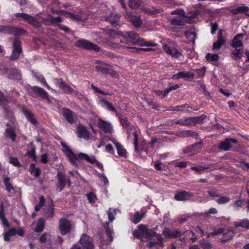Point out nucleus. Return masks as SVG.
<instances>
[{
	"label": "nucleus",
	"mask_w": 249,
	"mask_h": 249,
	"mask_svg": "<svg viewBox=\"0 0 249 249\" xmlns=\"http://www.w3.org/2000/svg\"><path fill=\"white\" fill-rule=\"evenodd\" d=\"M99 104L102 107L108 110L116 112L115 108L113 107L112 104L109 102L102 99L100 101Z\"/></svg>",
	"instance_id": "nucleus-28"
},
{
	"label": "nucleus",
	"mask_w": 249,
	"mask_h": 249,
	"mask_svg": "<svg viewBox=\"0 0 249 249\" xmlns=\"http://www.w3.org/2000/svg\"><path fill=\"white\" fill-rule=\"evenodd\" d=\"M172 238H177L181 237L184 233L178 230H173Z\"/></svg>",
	"instance_id": "nucleus-60"
},
{
	"label": "nucleus",
	"mask_w": 249,
	"mask_h": 249,
	"mask_svg": "<svg viewBox=\"0 0 249 249\" xmlns=\"http://www.w3.org/2000/svg\"><path fill=\"white\" fill-rule=\"evenodd\" d=\"M62 149L66 156H75L70 148L64 142H61Z\"/></svg>",
	"instance_id": "nucleus-37"
},
{
	"label": "nucleus",
	"mask_w": 249,
	"mask_h": 249,
	"mask_svg": "<svg viewBox=\"0 0 249 249\" xmlns=\"http://www.w3.org/2000/svg\"><path fill=\"white\" fill-rule=\"evenodd\" d=\"M10 179L8 177H6L4 179V183L6 187V190L9 192L11 190H13V187L11 186V184L10 183Z\"/></svg>",
	"instance_id": "nucleus-56"
},
{
	"label": "nucleus",
	"mask_w": 249,
	"mask_h": 249,
	"mask_svg": "<svg viewBox=\"0 0 249 249\" xmlns=\"http://www.w3.org/2000/svg\"><path fill=\"white\" fill-rule=\"evenodd\" d=\"M201 148V142H197L190 145H188L182 149L183 154H190L195 156L198 154Z\"/></svg>",
	"instance_id": "nucleus-8"
},
{
	"label": "nucleus",
	"mask_w": 249,
	"mask_h": 249,
	"mask_svg": "<svg viewBox=\"0 0 249 249\" xmlns=\"http://www.w3.org/2000/svg\"><path fill=\"white\" fill-rule=\"evenodd\" d=\"M0 32L12 34L18 36L23 35L25 33V31L21 28L0 25Z\"/></svg>",
	"instance_id": "nucleus-11"
},
{
	"label": "nucleus",
	"mask_w": 249,
	"mask_h": 249,
	"mask_svg": "<svg viewBox=\"0 0 249 249\" xmlns=\"http://www.w3.org/2000/svg\"><path fill=\"white\" fill-rule=\"evenodd\" d=\"M162 45L163 51L172 57L178 58L181 55L178 46L174 42L168 41L162 43Z\"/></svg>",
	"instance_id": "nucleus-3"
},
{
	"label": "nucleus",
	"mask_w": 249,
	"mask_h": 249,
	"mask_svg": "<svg viewBox=\"0 0 249 249\" xmlns=\"http://www.w3.org/2000/svg\"><path fill=\"white\" fill-rule=\"evenodd\" d=\"M120 17V15H117L112 13L109 17L106 18V20L109 22L113 25L116 26L118 25L117 22L119 20Z\"/></svg>",
	"instance_id": "nucleus-27"
},
{
	"label": "nucleus",
	"mask_w": 249,
	"mask_h": 249,
	"mask_svg": "<svg viewBox=\"0 0 249 249\" xmlns=\"http://www.w3.org/2000/svg\"><path fill=\"white\" fill-rule=\"evenodd\" d=\"M105 66H107V65L97 66L95 67V69L97 71H100L104 74H107L109 66H108L107 67H106Z\"/></svg>",
	"instance_id": "nucleus-51"
},
{
	"label": "nucleus",
	"mask_w": 249,
	"mask_h": 249,
	"mask_svg": "<svg viewBox=\"0 0 249 249\" xmlns=\"http://www.w3.org/2000/svg\"><path fill=\"white\" fill-rule=\"evenodd\" d=\"M32 89L41 98H42L43 99H48L49 98V96H48L47 92L45 90H44L42 88L39 87L35 86V87H33L32 88Z\"/></svg>",
	"instance_id": "nucleus-26"
},
{
	"label": "nucleus",
	"mask_w": 249,
	"mask_h": 249,
	"mask_svg": "<svg viewBox=\"0 0 249 249\" xmlns=\"http://www.w3.org/2000/svg\"><path fill=\"white\" fill-rule=\"evenodd\" d=\"M45 221L43 218H40L38 221L36 227L35 229V231L41 232L44 228Z\"/></svg>",
	"instance_id": "nucleus-42"
},
{
	"label": "nucleus",
	"mask_w": 249,
	"mask_h": 249,
	"mask_svg": "<svg viewBox=\"0 0 249 249\" xmlns=\"http://www.w3.org/2000/svg\"><path fill=\"white\" fill-rule=\"evenodd\" d=\"M0 219L2 221V222L4 226H8V221L4 214V203L3 202L0 204Z\"/></svg>",
	"instance_id": "nucleus-40"
},
{
	"label": "nucleus",
	"mask_w": 249,
	"mask_h": 249,
	"mask_svg": "<svg viewBox=\"0 0 249 249\" xmlns=\"http://www.w3.org/2000/svg\"><path fill=\"white\" fill-rule=\"evenodd\" d=\"M30 171L31 174H33L36 177H38L40 175V170L36 168L34 163L31 164L30 166Z\"/></svg>",
	"instance_id": "nucleus-45"
},
{
	"label": "nucleus",
	"mask_w": 249,
	"mask_h": 249,
	"mask_svg": "<svg viewBox=\"0 0 249 249\" xmlns=\"http://www.w3.org/2000/svg\"><path fill=\"white\" fill-rule=\"evenodd\" d=\"M243 56V52L240 49H235L231 52V57L235 60L239 59Z\"/></svg>",
	"instance_id": "nucleus-43"
},
{
	"label": "nucleus",
	"mask_w": 249,
	"mask_h": 249,
	"mask_svg": "<svg viewBox=\"0 0 249 249\" xmlns=\"http://www.w3.org/2000/svg\"><path fill=\"white\" fill-rule=\"evenodd\" d=\"M54 80L55 81V85L63 91L67 84L61 79L55 78Z\"/></svg>",
	"instance_id": "nucleus-47"
},
{
	"label": "nucleus",
	"mask_w": 249,
	"mask_h": 249,
	"mask_svg": "<svg viewBox=\"0 0 249 249\" xmlns=\"http://www.w3.org/2000/svg\"><path fill=\"white\" fill-rule=\"evenodd\" d=\"M62 114L65 119L70 123H74L76 120L75 114L68 108H63L62 109Z\"/></svg>",
	"instance_id": "nucleus-17"
},
{
	"label": "nucleus",
	"mask_w": 249,
	"mask_h": 249,
	"mask_svg": "<svg viewBox=\"0 0 249 249\" xmlns=\"http://www.w3.org/2000/svg\"><path fill=\"white\" fill-rule=\"evenodd\" d=\"M35 77H36V80H37L39 82H40L43 86H46L48 89L51 90L53 92H56L55 90H54V89L51 88L48 85V84L46 82V80H45V78L44 77V76L43 75H41L40 74H36L35 75Z\"/></svg>",
	"instance_id": "nucleus-34"
},
{
	"label": "nucleus",
	"mask_w": 249,
	"mask_h": 249,
	"mask_svg": "<svg viewBox=\"0 0 249 249\" xmlns=\"http://www.w3.org/2000/svg\"><path fill=\"white\" fill-rule=\"evenodd\" d=\"M6 72L9 75V78L16 80H20L21 78V75L17 70L13 69H8L7 70Z\"/></svg>",
	"instance_id": "nucleus-22"
},
{
	"label": "nucleus",
	"mask_w": 249,
	"mask_h": 249,
	"mask_svg": "<svg viewBox=\"0 0 249 249\" xmlns=\"http://www.w3.org/2000/svg\"><path fill=\"white\" fill-rule=\"evenodd\" d=\"M206 118V116L201 115L196 117H192L193 124L194 125L196 123H202Z\"/></svg>",
	"instance_id": "nucleus-52"
},
{
	"label": "nucleus",
	"mask_w": 249,
	"mask_h": 249,
	"mask_svg": "<svg viewBox=\"0 0 249 249\" xmlns=\"http://www.w3.org/2000/svg\"><path fill=\"white\" fill-rule=\"evenodd\" d=\"M144 214V213H142V214H140L138 212H137L132 218V222L134 224L139 223L142 218Z\"/></svg>",
	"instance_id": "nucleus-50"
},
{
	"label": "nucleus",
	"mask_w": 249,
	"mask_h": 249,
	"mask_svg": "<svg viewBox=\"0 0 249 249\" xmlns=\"http://www.w3.org/2000/svg\"><path fill=\"white\" fill-rule=\"evenodd\" d=\"M22 112L26 116L28 120L32 124L35 125L37 124V121L34 117V115L32 112L26 108L22 109Z\"/></svg>",
	"instance_id": "nucleus-24"
},
{
	"label": "nucleus",
	"mask_w": 249,
	"mask_h": 249,
	"mask_svg": "<svg viewBox=\"0 0 249 249\" xmlns=\"http://www.w3.org/2000/svg\"><path fill=\"white\" fill-rule=\"evenodd\" d=\"M120 122L123 127L125 128L127 132L131 129L130 124L126 118H121Z\"/></svg>",
	"instance_id": "nucleus-46"
},
{
	"label": "nucleus",
	"mask_w": 249,
	"mask_h": 249,
	"mask_svg": "<svg viewBox=\"0 0 249 249\" xmlns=\"http://www.w3.org/2000/svg\"><path fill=\"white\" fill-rule=\"evenodd\" d=\"M186 37L193 44L195 43V40L196 37V33L195 31H186L185 33Z\"/></svg>",
	"instance_id": "nucleus-33"
},
{
	"label": "nucleus",
	"mask_w": 249,
	"mask_h": 249,
	"mask_svg": "<svg viewBox=\"0 0 249 249\" xmlns=\"http://www.w3.org/2000/svg\"><path fill=\"white\" fill-rule=\"evenodd\" d=\"M238 144V141L233 138L226 139L222 141L218 146V148L220 150L228 151L231 149L234 145Z\"/></svg>",
	"instance_id": "nucleus-7"
},
{
	"label": "nucleus",
	"mask_w": 249,
	"mask_h": 249,
	"mask_svg": "<svg viewBox=\"0 0 249 249\" xmlns=\"http://www.w3.org/2000/svg\"><path fill=\"white\" fill-rule=\"evenodd\" d=\"M189 108H191L190 106L187 104L182 105L180 106H170L168 109H166V110L169 111H184V110H188Z\"/></svg>",
	"instance_id": "nucleus-31"
},
{
	"label": "nucleus",
	"mask_w": 249,
	"mask_h": 249,
	"mask_svg": "<svg viewBox=\"0 0 249 249\" xmlns=\"http://www.w3.org/2000/svg\"><path fill=\"white\" fill-rule=\"evenodd\" d=\"M98 126L100 129L106 132L111 133L113 132L112 126L109 122L99 119L98 122Z\"/></svg>",
	"instance_id": "nucleus-14"
},
{
	"label": "nucleus",
	"mask_w": 249,
	"mask_h": 249,
	"mask_svg": "<svg viewBox=\"0 0 249 249\" xmlns=\"http://www.w3.org/2000/svg\"><path fill=\"white\" fill-rule=\"evenodd\" d=\"M194 78V74L191 71H182L174 74L172 79L177 80L179 78H184L185 80H192Z\"/></svg>",
	"instance_id": "nucleus-13"
},
{
	"label": "nucleus",
	"mask_w": 249,
	"mask_h": 249,
	"mask_svg": "<svg viewBox=\"0 0 249 249\" xmlns=\"http://www.w3.org/2000/svg\"><path fill=\"white\" fill-rule=\"evenodd\" d=\"M75 44L77 47L94 51L96 52H99L101 51L99 47L85 39H80L75 42Z\"/></svg>",
	"instance_id": "nucleus-4"
},
{
	"label": "nucleus",
	"mask_w": 249,
	"mask_h": 249,
	"mask_svg": "<svg viewBox=\"0 0 249 249\" xmlns=\"http://www.w3.org/2000/svg\"><path fill=\"white\" fill-rule=\"evenodd\" d=\"M181 135L183 137H191L196 139H197L198 137V134L190 130L182 131L181 133Z\"/></svg>",
	"instance_id": "nucleus-36"
},
{
	"label": "nucleus",
	"mask_w": 249,
	"mask_h": 249,
	"mask_svg": "<svg viewBox=\"0 0 249 249\" xmlns=\"http://www.w3.org/2000/svg\"><path fill=\"white\" fill-rule=\"evenodd\" d=\"M121 36L122 39L120 42L122 43L136 44L140 46H156V44L150 41H146L142 38H140L138 34L134 32H125L122 33Z\"/></svg>",
	"instance_id": "nucleus-2"
},
{
	"label": "nucleus",
	"mask_w": 249,
	"mask_h": 249,
	"mask_svg": "<svg viewBox=\"0 0 249 249\" xmlns=\"http://www.w3.org/2000/svg\"><path fill=\"white\" fill-rule=\"evenodd\" d=\"M141 4V0H129V6L132 9L138 8Z\"/></svg>",
	"instance_id": "nucleus-48"
},
{
	"label": "nucleus",
	"mask_w": 249,
	"mask_h": 249,
	"mask_svg": "<svg viewBox=\"0 0 249 249\" xmlns=\"http://www.w3.org/2000/svg\"><path fill=\"white\" fill-rule=\"evenodd\" d=\"M234 226L236 228L242 227L246 229H249V220L247 218H245L239 221L235 222Z\"/></svg>",
	"instance_id": "nucleus-29"
},
{
	"label": "nucleus",
	"mask_w": 249,
	"mask_h": 249,
	"mask_svg": "<svg viewBox=\"0 0 249 249\" xmlns=\"http://www.w3.org/2000/svg\"><path fill=\"white\" fill-rule=\"evenodd\" d=\"M77 136L86 140H88L89 138V133L86 128L83 125H79L77 128Z\"/></svg>",
	"instance_id": "nucleus-19"
},
{
	"label": "nucleus",
	"mask_w": 249,
	"mask_h": 249,
	"mask_svg": "<svg viewBox=\"0 0 249 249\" xmlns=\"http://www.w3.org/2000/svg\"><path fill=\"white\" fill-rule=\"evenodd\" d=\"M83 249H94L92 239L86 234H83L79 240Z\"/></svg>",
	"instance_id": "nucleus-12"
},
{
	"label": "nucleus",
	"mask_w": 249,
	"mask_h": 249,
	"mask_svg": "<svg viewBox=\"0 0 249 249\" xmlns=\"http://www.w3.org/2000/svg\"><path fill=\"white\" fill-rule=\"evenodd\" d=\"M179 124L181 125L190 126L193 125L192 117L184 118L178 120H174L172 121V124Z\"/></svg>",
	"instance_id": "nucleus-21"
},
{
	"label": "nucleus",
	"mask_w": 249,
	"mask_h": 249,
	"mask_svg": "<svg viewBox=\"0 0 249 249\" xmlns=\"http://www.w3.org/2000/svg\"><path fill=\"white\" fill-rule=\"evenodd\" d=\"M172 231L168 228H165L162 231L163 234L169 238H171L172 236Z\"/></svg>",
	"instance_id": "nucleus-58"
},
{
	"label": "nucleus",
	"mask_w": 249,
	"mask_h": 249,
	"mask_svg": "<svg viewBox=\"0 0 249 249\" xmlns=\"http://www.w3.org/2000/svg\"><path fill=\"white\" fill-rule=\"evenodd\" d=\"M63 92L66 94H73L75 96L81 95V94L80 92L74 90L68 84L66 86V87H65V89H64V90H63Z\"/></svg>",
	"instance_id": "nucleus-44"
},
{
	"label": "nucleus",
	"mask_w": 249,
	"mask_h": 249,
	"mask_svg": "<svg viewBox=\"0 0 249 249\" xmlns=\"http://www.w3.org/2000/svg\"><path fill=\"white\" fill-rule=\"evenodd\" d=\"M9 162L15 166L19 167L21 166L18 159L16 157H10L9 159Z\"/></svg>",
	"instance_id": "nucleus-59"
},
{
	"label": "nucleus",
	"mask_w": 249,
	"mask_h": 249,
	"mask_svg": "<svg viewBox=\"0 0 249 249\" xmlns=\"http://www.w3.org/2000/svg\"><path fill=\"white\" fill-rule=\"evenodd\" d=\"M118 211L117 209L112 210L110 209L108 212V217L109 221L111 222L115 219L114 214H116V212Z\"/></svg>",
	"instance_id": "nucleus-54"
},
{
	"label": "nucleus",
	"mask_w": 249,
	"mask_h": 249,
	"mask_svg": "<svg viewBox=\"0 0 249 249\" xmlns=\"http://www.w3.org/2000/svg\"><path fill=\"white\" fill-rule=\"evenodd\" d=\"M57 177L58 181L57 187L59 191H61L65 186L66 183H68L69 186H70V182L66 177L62 173L59 172L57 175Z\"/></svg>",
	"instance_id": "nucleus-16"
},
{
	"label": "nucleus",
	"mask_w": 249,
	"mask_h": 249,
	"mask_svg": "<svg viewBox=\"0 0 249 249\" xmlns=\"http://www.w3.org/2000/svg\"><path fill=\"white\" fill-rule=\"evenodd\" d=\"M12 46V53L10 57L11 60H14L18 59L22 51L21 42L18 38H15L14 39Z\"/></svg>",
	"instance_id": "nucleus-5"
},
{
	"label": "nucleus",
	"mask_w": 249,
	"mask_h": 249,
	"mask_svg": "<svg viewBox=\"0 0 249 249\" xmlns=\"http://www.w3.org/2000/svg\"><path fill=\"white\" fill-rule=\"evenodd\" d=\"M200 245L203 249H211L212 248L211 244L205 240H201L200 241Z\"/></svg>",
	"instance_id": "nucleus-57"
},
{
	"label": "nucleus",
	"mask_w": 249,
	"mask_h": 249,
	"mask_svg": "<svg viewBox=\"0 0 249 249\" xmlns=\"http://www.w3.org/2000/svg\"><path fill=\"white\" fill-rule=\"evenodd\" d=\"M206 59L210 61L215 62L218 60L219 56L216 54L207 53L206 56Z\"/></svg>",
	"instance_id": "nucleus-53"
},
{
	"label": "nucleus",
	"mask_w": 249,
	"mask_h": 249,
	"mask_svg": "<svg viewBox=\"0 0 249 249\" xmlns=\"http://www.w3.org/2000/svg\"><path fill=\"white\" fill-rule=\"evenodd\" d=\"M69 160L74 165L78 166L80 165V161L83 160L82 158L78 157H68Z\"/></svg>",
	"instance_id": "nucleus-49"
},
{
	"label": "nucleus",
	"mask_w": 249,
	"mask_h": 249,
	"mask_svg": "<svg viewBox=\"0 0 249 249\" xmlns=\"http://www.w3.org/2000/svg\"><path fill=\"white\" fill-rule=\"evenodd\" d=\"M228 10L232 14L236 15L249 11V8L248 6L242 5L235 9L228 8Z\"/></svg>",
	"instance_id": "nucleus-32"
},
{
	"label": "nucleus",
	"mask_w": 249,
	"mask_h": 249,
	"mask_svg": "<svg viewBox=\"0 0 249 249\" xmlns=\"http://www.w3.org/2000/svg\"><path fill=\"white\" fill-rule=\"evenodd\" d=\"M59 229L60 233L63 235L68 233L71 229V224L70 221L65 218L60 219L59 222Z\"/></svg>",
	"instance_id": "nucleus-9"
},
{
	"label": "nucleus",
	"mask_w": 249,
	"mask_h": 249,
	"mask_svg": "<svg viewBox=\"0 0 249 249\" xmlns=\"http://www.w3.org/2000/svg\"><path fill=\"white\" fill-rule=\"evenodd\" d=\"M82 158L83 160H86L92 164H95L99 168L103 170V164L96 160L94 157H79Z\"/></svg>",
	"instance_id": "nucleus-25"
},
{
	"label": "nucleus",
	"mask_w": 249,
	"mask_h": 249,
	"mask_svg": "<svg viewBox=\"0 0 249 249\" xmlns=\"http://www.w3.org/2000/svg\"><path fill=\"white\" fill-rule=\"evenodd\" d=\"M50 235L47 233H44L39 238L40 242L43 243L49 240Z\"/></svg>",
	"instance_id": "nucleus-61"
},
{
	"label": "nucleus",
	"mask_w": 249,
	"mask_h": 249,
	"mask_svg": "<svg viewBox=\"0 0 249 249\" xmlns=\"http://www.w3.org/2000/svg\"><path fill=\"white\" fill-rule=\"evenodd\" d=\"M15 16L17 18H23L25 21L36 27H38L40 26V22L38 21V19L36 18H34L28 14L18 13L15 14Z\"/></svg>",
	"instance_id": "nucleus-10"
},
{
	"label": "nucleus",
	"mask_w": 249,
	"mask_h": 249,
	"mask_svg": "<svg viewBox=\"0 0 249 249\" xmlns=\"http://www.w3.org/2000/svg\"><path fill=\"white\" fill-rule=\"evenodd\" d=\"M244 35L243 34H239L235 36L232 40V42L231 46L235 49L242 47L243 46V42L241 38Z\"/></svg>",
	"instance_id": "nucleus-20"
},
{
	"label": "nucleus",
	"mask_w": 249,
	"mask_h": 249,
	"mask_svg": "<svg viewBox=\"0 0 249 249\" xmlns=\"http://www.w3.org/2000/svg\"><path fill=\"white\" fill-rule=\"evenodd\" d=\"M62 13L63 14H66V15H68L71 18L74 19V20H82L83 19L81 17H80L78 15H74V14H72L71 13H68V12H67L65 11H62Z\"/></svg>",
	"instance_id": "nucleus-55"
},
{
	"label": "nucleus",
	"mask_w": 249,
	"mask_h": 249,
	"mask_svg": "<svg viewBox=\"0 0 249 249\" xmlns=\"http://www.w3.org/2000/svg\"><path fill=\"white\" fill-rule=\"evenodd\" d=\"M230 201L229 197L227 196H222L216 200V202L220 204H223L228 203Z\"/></svg>",
	"instance_id": "nucleus-62"
},
{
	"label": "nucleus",
	"mask_w": 249,
	"mask_h": 249,
	"mask_svg": "<svg viewBox=\"0 0 249 249\" xmlns=\"http://www.w3.org/2000/svg\"><path fill=\"white\" fill-rule=\"evenodd\" d=\"M234 232L232 231L229 230L227 232L224 233V236L225 240L232 238L234 236Z\"/></svg>",
	"instance_id": "nucleus-64"
},
{
	"label": "nucleus",
	"mask_w": 249,
	"mask_h": 249,
	"mask_svg": "<svg viewBox=\"0 0 249 249\" xmlns=\"http://www.w3.org/2000/svg\"><path fill=\"white\" fill-rule=\"evenodd\" d=\"M225 43V40L222 36V32L220 31L218 34V39L217 41L214 42L213 44V48L214 49H219Z\"/></svg>",
	"instance_id": "nucleus-23"
},
{
	"label": "nucleus",
	"mask_w": 249,
	"mask_h": 249,
	"mask_svg": "<svg viewBox=\"0 0 249 249\" xmlns=\"http://www.w3.org/2000/svg\"><path fill=\"white\" fill-rule=\"evenodd\" d=\"M124 16L126 18L129 19L131 21L134 26L136 27L141 26L142 21L140 19V15H132L131 13L126 11Z\"/></svg>",
	"instance_id": "nucleus-15"
},
{
	"label": "nucleus",
	"mask_w": 249,
	"mask_h": 249,
	"mask_svg": "<svg viewBox=\"0 0 249 249\" xmlns=\"http://www.w3.org/2000/svg\"><path fill=\"white\" fill-rule=\"evenodd\" d=\"M133 234L135 237L142 241H145V239H154V237H156L158 239V243L160 246L162 245V237L161 234H157L151 230L147 228L143 225H139L138 230L133 231Z\"/></svg>",
	"instance_id": "nucleus-1"
},
{
	"label": "nucleus",
	"mask_w": 249,
	"mask_h": 249,
	"mask_svg": "<svg viewBox=\"0 0 249 249\" xmlns=\"http://www.w3.org/2000/svg\"><path fill=\"white\" fill-rule=\"evenodd\" d=\"M112 142L117 149L118 155L119 156H126L127 151L123 146L116 140L112 141Z\"/></svg>",
	"instance_id": "nucleus-30"
},
{
	"label": "nucleus",
	"mask_w": 249,
	"mask_h": 249,
	"mask_svg": "<svg viewBox=\"0 0 249 249\" xmlns=\"http://www.w3.org/2000/svg\"><path fill=\"white\" fill-rule=\"evenodd\" d=\"M171 24L173 25H182L184 24V19L183 18L178 16L176 17L171 20Z\"/></svg>",
	"instance_id": "nucleus-38"
},
{
	"label": "nucleus",
	"mask_w": 249,
	"mask_h": 249,
	"mask_svg": "<svg viewBox=\"0 0 249 249\" xmlns=\"http://www.w3.org/2000/svg\"><path fill=\"white\" fill-rule=\"evenodd\" d=\"M16 235L15 228L10 229L7 232L4 234V240L5 241H9L11 238Z\"/></svg>",
	"instance_id": "nucleus-39"
},
{
	"label": "nucleus",
	"mask_w": 249,
	"mask_h": 249,
	"mask_svg": "<svg viewBox=\"0 0 249 249\" xmlns=\"http://www.w3.org/2000/svg\"><path fill=\"white\" fill-rule=\"evenodd\" d=\"M105 228L106 229V232L107 233V235L109 239H108V243L111 242L113 240V230L110 229L108 227V223L107 222L106 223V225L105 226Z\"/></svg>",
	"instance_id": "nucleus-41"
},
{
	"label": "nucleus",
	"mask_w": 249,
	"mask_h": 249,
	"mask_svg": "<svg viewBox=\"0 0 249 249\" xmlns=\"http://www.w3.org/2000/svg\"><path fill=\"white\" fill-rule=\"evenodd\" d=\"M87 196L89 201L91 203H93L96 199V196L93 193H90L87 195Z\"/></svg>",
	"instance_id": "nucleus-63"
},
{
	"label": "nucleus",
	"mask_w": 249,
	"mask_h": 249,
	"mask_svg": "<svg viewBox=\"0 0 249 249\" xmlns=\"http://www.w3.org/2000/svg\"><path fill=\"white\" fill-rule=\"evenodd\" d=\"M193 196V194L192 193L181 191L175 195V199L178 201H185L189 200Z\"/></svg>",
	"instance_id": "nucleus-18"
},
{
	"label": "nucleus",
	"mask_w": 249,
	"mask_h": 249,
	"mask_svg": "<svg viewBox=\"0 0 249 249\" xmlns=\"http://www.w3.org/2000/svg\"><path fill=\"white\" fill-rule=\"evenodd\" d=\"M133 135L134 137V144L135 146V150L137 152V153H139L140 154H142V151L145 152V154L146 155L149 154L148 152V150L147 149L148 144L144 140L142 141L140 143L139 146H138V135L136 132H134L133 133Z\"/></svg>",
	"instance_id": "nucleus-6"
},
{
	"label": "nucleus",
	"mask_w": 249,
	"mask_h": 249,
	"mask_svg": "<svg viewBox=\"0 0 249 249\" xmlns=\"http://www.w3.org/2000/svg\"><path fill=\"white\" fill-rule=\"evenodd\" d=\"M5 135L6 137L11 139L13 142H15L16 141V134L13 128H8L6 129L5 132Z\"/></svg>",
	"instance_id": "nucleus-35"
}]
</instances>
